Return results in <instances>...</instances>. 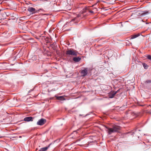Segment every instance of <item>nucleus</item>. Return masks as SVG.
<instances>
[{
    "label": "nucleus",
    "instance_id": "1",
    "mask_svg": "<svg viewBox=\"0 0 151 151\" xmlns=\"http://www.w3.org/2000/svg\"><path fill=\"white\" fill-rule=\"evenodd\" d=\"M108 129V133L110 134L113 133L118 132L120 129V127L118 126H114L112 128H108L106 127Z\"/></svg>",
    "mask_w": 151,
    "mask_h": 151
},
{
    "label": "nucleus",
    "instance_id": "2",
    "mask_svg": "<svg viewBox=\"0 0 151 151\" xmlns=\"http://www.w3.org/2000/svg\"><path fill=\"white\" fill-rule=\"evenodd\" d=\"M66 54L67 55L76 56L77 55V52L73 50L70 49L66 51Z\"/></svg>",
    "mask_w": 151,
    "mask_h": 151
},
{
    "label": "nucleus",
    "instance_id": "3",
    "mask_svg": "<svg viewBox=\"0 0 151 151\" xmlns=\"http://www.w3.org/2000/svg\"><path fill=\"white\" fill-rule=\"evenodd\" d=\"M88 68H84V69L81 70V74L82 76H86L88 73Z\"/></svg>",
    "mask_w": 151,
    "mask_h": 151
},
{
    "label": "nucleus",
    "instance_id": "4",
    "mask_svg": "<svg viewBox=\"0 0 151 151\" xmlns=\"http://www.w3.org/2000/svg\"><path fill=\"white\" fill-rule=\"evenodd\" d=\"M46 122V120L42 118L38 120L37 122V124L39 125H42L44 124Z\"/></svg>",
    "mask_w": 151,
    "mask_h": 151
},
{
    "label": "nucleus",
    "instance_id": "5",
    "mask_svg": "<svg viewBox=\"0 0 151 151\" xmlns=\"http://www.w3.org/2000/svg\"><path fill=\"white\" fill-rule=\"evenodd\" d=\"M27 10L30 12H31L32 14L35 13L36 12L35 9L32 7L28 8Z\"/></svg>",
    "mask_w": 151,
    "mask_h": 151
},
{
    "label": "nucleus",
    "instance_id": "6",
    "mask_svg": "<svg viewBox=\"0 0 151 151\" xmlns=\"http://www.w3.org/2000/svg\"><path fill=\"white\" fill-rule=\"evenodd\" d=\"M51 143H50L47 147L40 148L38 151H46L50 147Z\"/></svg>",
    "mask_w": 151,
    "mask_h": 151
},
{
    "label": "nucleus",
    "instance_id": "7",
    "mask_svg": "<svg viewBox=\"0 0 151 151\" xmlns=\"http://www.w3.org/2000/svg\"><path fill=\"white\" fill-rule=\"evenodd\" d=\"M33 118L32 117L29 116L26 117L24 119V121L26 122H29L32 121Z\"/></svg>",
    "mask_w": 151,
    "mask_h": 151
},
{
    "label": "nucleus",
    "instance_id": "8",
    "mask_svg": "<svg viewBox=\"0 0 151 151\" xmlns=\"http://www.w3.org/2000/svg\"><path fill=\"white\" fill-rule=\"evenodd\" d=\"M117 91L114 92L112 93H111L110 94H109V98H113L115 95L117 93Z\"/></svg>",
    "mask_w": 151,
    "mask_h": 151
},
{
    "label": "nucleus",
    "instance_id": "9",
    "mask_svg": "<svg viewBox=\"0 0 151 151\" xmlns=\"http://www.w3.org/2000/svg\"><path fill=\"white\" fill-rule=\"evenodd\" d=\"M140 35V34L138 33L137 34L134 35H131L130 39H133L135 38Z\"/></svg>",
    "mask_w": 151,
    "mask_h": 151
},
{
    "label": "nucleus",
    "instance_id": "10",
    "mask_svg": "<svg viewBox=\"0 0 151 151\" xmlns=\"http://www.w3.org/2000/svg\"><path fill=\"white\" fill-rule=\"evenodd\" d=\"M56 99L58 100L63 101L65 100V99L63 96H56Z\"/></svg>",
    "mask_w": 151,
    "mask_h": 151
},
{
    "label": "nucleus",
    "instance_id": "11",
    "mask_svg": "<svg viewBox=\"0 0 151 151\" xmlns=\"http://www.w3.org/2000/svg\"><path fill=\"white\" fill-rule=\"evenodd\" d=\"M73 60L75 62H78L81 60V58L79 57H74L73 58Z\"/></svg>",
    "mask_w": 151,
    "mask_h": 151
},
{
    "label": "nucleus",
    "instance_id": "12",
    "mask_svg": "<svg viewBox=\"0 0 151 151\" xmlns=\"http://www.w3.org/2000/svg\"><path fill=\"white\" fill-rule=\"evenodd\" d=\"M149 13V12L147 11H142L141 13H140V15L142 16H143Z\"/></svg>",
    "mask_w": 151,
    "mask_h": 151
},
{
    "label": "nucleus",
    "instance_id": "13",
    "mask_svg": "<svg viewBox=\"0 0 151 151\" xmlns=\"http://www.w3.org/2000/svg\"><path fill=\"white\" fill-rule=\"evenodd\" d=\"M78 17H75V18L72 19L71 20V21L70 22H76L77 21V19Z\"/></svg>",
    "mask_w": 151,
    "mask_h": 151
},
{
    "label": "nucleus",
    "instance_id": "14",
    "mask_svg": "<svg viewBox=\"0 0 151 151\" xmlns=\"http://www.w3.org/2000/svg\"><path fill=\"white\" fill-rule=\"evenodd\" d=\"M143 65L144 67V68L145 69H147V68L148 66L147 65L145 64V63H143L142 64Z\"/></svg>",
    "mask_w": 151,
    "mask_h": 151
},
{
    "label": "nucleus",
    "instance_id": "15",
    "mask_svg": "<svg viewBox=\"0 0 151 151\" xmlns=\"http://www.w3.org/2000/svg\"><path fill=\"white\" fill-rule=\"evenodd\" d=\"M145 83H151V80H147V81H145Z\"/></svg>",
    "mask_w": 151,
    "mask_h": 151
},
{
    "label": "nucleus",
    "instance_id": "16",
    "mask_svg": "<svg viewBox=\"0 0 151 151\" xmlns=\"http://www.w3.org/2000/svg\"><path fill=\"white\" fill-rule=\"evenodd\" d=\"M88 9V7H86L85 9H83V12H86L85 10H87Z\"/></svg>",
    "mask_w": 151,
    "mask_h": 151
},
{
    "label": "nucleus",
    "instance_id": "17",
    "mask_svg": "<svg viewBox=\"0 0 151 151\" xmlns=\"http://www.w3.org/2000/svg\"><path fill=\"white\" fill-rule=\"evenodd\" d=\"M147 58L148 59L151 60V55H148L147 56Z\"/></svg>",
    "mask_w": 151,
    "mask_h": 151
},
{
    "label": "nucleus",
    "instance_id": "18",
    "mask_svg": "<svg viewBox=\"0 0 151 151\" xmlns=\"http://www.w3.org/2000/svg\"><path fill=\"white\" fill-rule=\"evenodd\" d=\"M89 11L90 13H93V12L92 11L89 10Z\"/></svg>",
    "mask_w": 151,
    "mask_h": 151
},
{
    "label": "nucleus",
    "instance_id": "19",
    "mask_svg": "<svg viewBox=\"0 0 151 151\" xmlns=\"http://www.w3.org/2000/svg\"><path fill=\"white\" fill-rule=\"evenodd\" d=\"M77 133V132H76V131H74L73 132V133Z\"/></svg>",
    "mask_w": 151,
    "mask_h": 151
},
{
    "label": "nucleus",
    "instance_id": "20",
    "mask_svg": "<svg viewBox=\"0 0 151 151\" xmlns=\"http://www.w3.org/2000/svg\"><path fill=\"white\" fill-rule=\"evenodd\" d=\"M0 138H1V137H0Z\"/></svg>",
    "mask_w": 151,
    "mask_h": 151
}]
</instances>
